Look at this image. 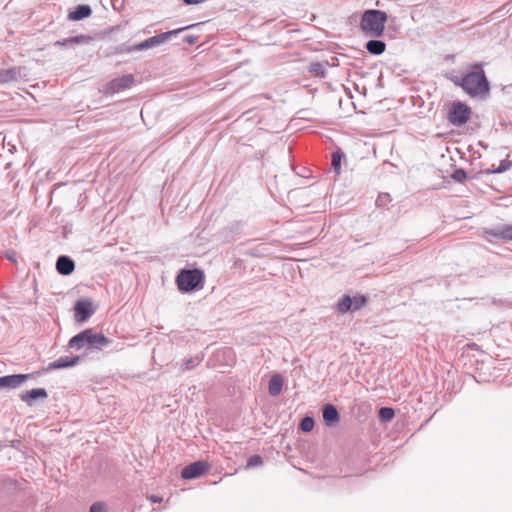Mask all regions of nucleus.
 Listing matches in <instances>:
<instances>
[{
    "label": "nucleus",
    "instance_id": "nucleus-1",
    "mask_svg": "<svg viewBox=\"0 0 512 512\" xmlns=\"http://www.w3.org/2000/svg\"><path fill=\"white\" fill-rule=\"evenodd\" d=\"M474 69V71L467 73L463 77L455 76L451 80L471 97L487 95L490 90V85L485 76L482 65L476 64Z\"/></svg>",
    "mask_w": 512,
    "mask_h": 512
},
{
    "label": "nucleus",
    "instance_id": "nucleus-2",
    "mask_svg": "<svg viewBox=\"0 0 512 512\" xmlns=\"http://www.w3.org/2000/svg\"><path fill=\"white\" fill-rule=\"evenodd\" d=\"M387 18L388 16L384 11L375 9L366 10L362 14L360 28L367 37L379 38L384 33Z\"/></svg>",
    "mask_w": 512,
    "mask_h": 512
},
{
    "label": "nucleus",
    "instance_id": "nucleus-3",
    "mask_svg": "<svg viewBox=\"0 0 512 512\" xmlns=\"http://www.w3.org/2000/svg\"><path fill=\"white\" fill-rule=\"evenodd\" d=\"M109 343L110 340L103 334L95 333L92 329H86L69 340V346L77 350L83 348L102 349Z\"/></svg>",
    "mask_w": 512,
    "mask_h": 512
},
{
    "label": "nucleus",
    "instance_id": "nucleus-4",
    "mask_svg": "<svg viewBox=\"0 0 512 512\" xmlns=\"http://www.w3.org/2000/svg\"><path fill=\"white\" fill-rule=\"evenodd\" d=\"M201 279L202 273L197 269L182 270L176 278V283L180 291L189 292L198 286Z\"/></svg>",
    "mask_w": 512,
    "mask_h": 512
},
{
    "label": "nucleus",
    "instance_id": "nucleus-5",
    "mask_svg": "<svg viewBox=\"0 0 512 512\" xmlns=\"http://www.w3.org/2000/svg\"><path fill=\"white\" fill-rule=\"evenodd\" d=\"M190 27L191 26L182 27L179 29L167 31V32L152 36V37L142 41L139 44L133 45V49L141 51V50H147V49L162 45V44L166 43L167 41H169L172 37L176 36L180 32H182Z\"/></svg>",
    "mask_w": 512,
    "mask_h": 512
},
{
    "label": "nucleus",
    "instance_id": "nucleus-6",
    "mask_svg": "<svg viewBox=\"0 0 512 512\" xmlns=\"http://www.w3.org/2000/svg\"><path fill=\"white\" fill-rule=\"evenodd\" d=\"M471 115V109L460 101L453 102L448 112V120L454 126L464 125Z\"/></svg>",
    "mask_w": 512,
    "mask_h": 512
},
{
    "label": "nucleus",
    "instance_id": "nucleus-7",
    "mask_svg": "<svg viewBox=\"0 0 512 512\" xmlns=\"http://www.w3.org/2000/svg\"><path fill=\"white\" fill-rule=\"evenodd\" d=\"M134 83V77L131 74L123 75L121 77L111 80L105 88V92L109 94L119 93L128 89Z\"/></svg>",
    "mask_w": 512,
    "mask_h": 512
},
{
    "label": "nucleus",
    "instance_id": "nucleus-8",
    "mask_svg": "<svg viewBox=\"0 0 512 512\" xmlns=\"http://www.w3.org/2000/svg\"><path fill=\"white\" fill-rule=\"evenodd\" d=\"M209 469V464L204 461H196L182 469L181 476L183 479H194L202 475Z\"/></svg>",
    "mask_w": 512,
    "mask_h": 512
},
{
    "label": "nucleus",
    "instance_id": "nucleus-9",
    "mask_svg": "<svg viewBox=\"0 0 512 512\" xmlns=\"http://www.w3.org/2000/svg\"><path fill=\"white\" fill-rule=\"evenodd\" d=\"M74 310L75 318L80 322L86 321L93 314L92 303L88 300L77 301Z\"/></svg>",
    "mask_w": 512,
    "mask_h": 512
},
{
    "label": "nucleus",
    "instance_id": "nucleus-10",
    "mask_svg": "<svg viewBox=\"0 0 512 512\" xmlns=\"http://www.w3.org/2000/svg\"><path fill=\"white\" fill-rule=\"evenodd\" d=\"M19 397L28 406H32L38 399L45 400L48 397V394L44 388H35L21 393Z\"/></svg>",
    "mask_w": 512,
    "mask_h": 512
},
{
    "label": "nucleus",
    "instance_id": "nucleus-11",
    "mask_svg": "<svg viewBox=\"0 0 512 512\" xmlns=\"http://www.w3.org/2000/svg\"><path fill=\"white\" fill-rule=\"evenodd\" d=\"M75 269L74 261L65 255L59 256L56 261V270L61 275H70Z\"/></svg>",
    "mask_w": 512,
    "mask_h": 512
},
{
    "label": "nucleus",
    "instance_id": "nucleus-12",
    "mask_svg": "<svg viewBox=\"0 0 512 512\" xmlns=\"http://www.w3.org/2000/svg\"><path fill=\"white\" fill-rule=\"evenodd\" d=\"M79 362L78 356H62L59 357L57 360L49 363L47 369L48 370H57L62 368H68L73 367Z\"/></svg>",
    "mask_w": 512,
    "mask_h": 512
},
{
    "label": "nucleus",
    "instance_id": "nucleus-13",
    "mask_svg": "<svg viewBox=\"0 0 512 512\" xmlns=\"http://www.w3.org/2000/svg\"><path fill=\"white\" fill-rule=\"evenodd\" d=\"M487 235L501 238L504 240H512V224L511 225H502L491 230H487L485 232Z\"/></svg>",
    "mask_w": 512,
    "mask_h": 512
},
{
    "label": "nucleus",
    "instance_id": "nucleus-14",
    "mask_svg": "<svg viewBox=\"0 0 512 512\" xmlns=\"http://www.w3.org/2000/svg\"><path fill=\"white\" fill-rule=\"evenodd\" d=\"M323 419L326 425L331 426L339 421V413L335 406L332 404H326L322 410Z\"/></svg>",
    "mask_w": 512,
    "mask_h": 512
},
{
    "label": "nucleus",
    "instance_id": "nucleus-15",
    "mask_svg": "<svg viewBox=\"0 0 512 512\" xmlns=\"http://www.w3.org/2000/svg\"><path fill=\"white\" fill-rule=\"evenodd\" d=\"M92 10L88 5H78L74 11L70 12L68 18L73 21H79L91 15Z\"/></svg>",
    "mask_w": 512,
    "mask_h": 512
},
{
    "label": "nucleus",
    "instance_id": "nucleus-16",
    "mask_svg": "<svg viewBox=\"0 0 512 512\" xmlns=\"http://www.w3.org/2000/svg\"><path fill=\"white\" fill-rule=\"evenodd\" d=\"M283 387V378L280 374H274L268 384V391L271 396H277L280 394Z\"/></svg>",
    "mask_w": 512,
    "mask_h": 512
},
{
    "label": "nucleus",
    "instance_id": "nucleus-17",
    "mask_svg": "<svg viewBox=\"0 0 512 512\" xmlns=\"http://www.w3.org/2000/svg\"><path fill=\"white\" fill-rule=\"evenodd\" d=\"M367 51L373 55H380L386 49V44L378 39H371L365 45Z\"/></svg>",
    "mask_w": 512,
    "mask_h": 512
},
{
    "label": "nucleus",
    "instance_id": "nucleus-18",
    "mask_svg": "<svg viewBox=\"0 0 512 512\" xmlns=\"http://www.w3.org/2000/svg\"><path fill=\"white\" fill-rule=\"evenodd\" d=\"M20 77V68L13 67L0 71V82L16 81Z\"/></svg>",
    "mask_w": 512,
    "mask_h": 512
},
{
    "label": "nucleus",
    "instance_id": "nucleus-19",
    "mask_svg": "<svg viewBox=\"0 0 512 512\" xmlns=\"http://www.w3.org/2000/svg\"><path fill=\"white\" fill-rule=\"evenodd\" d=\"M29 377L30 375L28 374H14L4 376V379H6V384L8 388H16L19 387Z\"/></svg>",
    "mask_w": 512,
    "mask_h": 512
},
{
    "label": "nucleus",
    "instance_id": "nucleus-20",
    "mask_svg": "<svg viewBox=\"0 0 512 512\" xmlns=\"http://www.w3.org/2000/svg\"><path fill=\"white\" fill-rule=\"evenodd\" d=\"M90 39L91 38L89 36L79 35V36H74V37H70V38H67V39H63V40L57 41L55 43V45H58V46H71V45H75V44L89 42Z\"/></svg>",
    "mask_w": 512,
    "mask_h": 512
},
{
    "label": "nucleus",
    "instance_id": "nucleus-21",
    "mask_svg": "<svg viewBox=\"0 0 512 512\" xmlns=\"http://www.w3.org/2000/svg\"><path fill=\"white\" fill-rule=\"evenodd\" d=\"M326 67V62H312L309 65L308 71L316 77L323 78L325 77Z\"/></svg>",
    "mask_w": 512,
    "mask_h": 512
},
{
    "label": "nucleus",
    "instance_id": "nucleus-22",
    "mask_svg": "<svg viewBox=\"0 0 512 512\" xmlns=\"http://www.w3.org/2000/svg\"><path fill=\"white\" fill-rule=\"evenodd\" d=\"M352 297L348 295H344L337 303L338 312L344 314L351 311L352 307Z\"/></svg>",
    "mask_w": 512,
    "mask_h": 512
},
{
    "label": "nucleus",
    "instance_id": "nucleus-23",
    "mask_svg": "<svg viewBox=\"0 0 512 512\" xmlns=\"http://www.w3.org/2000/svg\"><path fill=\"white\" fill-rule=\"evenodd\" d=\"M342 159H343V153L340 150H337L332 153L331 167L334 170L336 175H339L341 172Z\"/></svg>",
    "mask_w": 512,
    "mask_h": 512
},
{
    "label": "nucleus",
    "instance_id": "nucleus-24",
    "mask_svg": "<svg viewBox=\"0 0 512 512\" xmlns=\"http://www.w3.org/2000/svg\"><path fill=\"white\" fill-rule=\"evenodd\" d=\"M202 360H203V358L201 356H198V355L194 356V357H190L189 359H187L183 363L182 370L186 371V370L193 369L194 367L198 366L201 363Z\"/></svg>",
    "mask_w": 512,
    "mask_h": 512
},
{
    "label": "nucleus",
    "instance_id": "nucleus-25",
    "mask_svg": "<svg viewBox=\"0 0 512 512\" xmlns=\"http://www.w3.org/2000/svg\"><path fill=\"white\" fill-rule=\"evenodd\" d=\"M394 410L390 407H382L379 410V417L384 421H389L394 417Z\"/></svg>",
    "mask_w": 512,
    "mask_h": 512
},
{
    "label": "nucleus",
    "instance_id": "nucleus-26",
    "mask_svg": "<svg viewBox=\"0 0 512 512\" xmlns=\"http://www.w3.org/2000/svg\"><path fill=\"white\" fill-rule=\"evenodd\" d=\"M314 427V420L311 417H304L300 422V429L303 432H310Z\"/></svg>",
    "mask_w": 512,
    "mask_h": 512
},
{
    "label": "nucleus",
    "instance_id": "nucleus-27",
    "mask_svg": "<svg viewBox=\"0 0 512 512\" xmlns=\"http://www.w3.org/2000/svg\"><path fill=\"white\" fill-rule=\"evenodd\" d=\"M262 464H263V459H262L261 456H259V455H252V456H250L248 458L246 467L247 468H254V467L261 466Z\"/></svg>",
    "mask_w": 512,
    "mask_h": 512
},
{
    "label": "nucleus",
    "instance_id": "nucleus-28",
    "mask_svg": "<svg viewBox=\"0 0 512 512\" xmlns=\"http://www.w3.org/2000/svg\"><path fill=\"white\" fill-rule=\"evenodd\" d=\"M391 202V196L388 193H381L376 199V205L378 207H385Z\"/></svg>",
    "mask_w": 512,
    "mask_h": 512
},
{
    "label": "nucleus",
    "instance_id": "nucleus-29",
    "mask_svg": "<svg viewBox=\"0 0 512 512\" xmlns=\"http://www.w3.org/2000/svg\"><path fill=\"white\" fill-rule=\"evenodd\" d=\"M352 299L351 311L359 310L366 302V298L364 296H354Z\"/></svg>",
    "mask_w": 512,
    "mask_h": 512
},
{
    "label": "nucleus",
    "instance_id": "nucleus-30",
    "mask_svg": "<svg viewBox=\"0 0 512 512\" xmlns=\"http://www.w3.org/2000/svg\"><path fill=\"white\" fill-rule=\"evenodd\" d=\"M512 166V163L509 160H502L499 166L493 171L494 173H503L509 170Z\"/></svg>",
    "mask_w": 512,
    "mask_h": 512
},
{
    "label": "nucleus",
    "instance_id": "nucleus-31",
    "mask_svg": "<svg viewBox=\"0 0 512 512\" xmlns=\"http://www.w3.org/2000/svg\"><path fill=\"white\" fill-rule=\"evenodd\" d=\"M90 512H107V506L104 502H95L90 506Z\"/></svg>",
    "mask_w": 512,
    "mask_h": 512
},
{
    "label": "nucleus",
    "instance_id": "nucleus-32",
    "mask_svg": "<svg viewBox=\"0 0 512 512\" xmlns=\"http://www.w3.org/2000/svg\"><path fill=\"white\" fill-rule=\"evenodd\" d=\"M466 172L463 169H457L453 172L452 178L457 182H462L466 179Z\"/></svg>",
    "mask_w": 512,
    "mask_h": 512
},
{
    "label": "nucleus",
    "instance_id": "nucleus-33",
    "mask_svg": "<svg viewBox=\"0 0 512 512\" xmlns=\"http://www.w3.org/2000/svg\"><path fill=\"white\" fill-rule=\"evenodd\" d=\"M132 51H135L133 49V46H127L125 44H122V45L118 46L117 49H116L117 53H129V52H132Z\"/></svg>",
    "mask_w": 512,
    "mask_h": 512
},
{
    "label": "nucleus",
    "instance_id": "nucleus-34",
    "mask_svg": "<svg viewBox=\"0 0 512 512\" xmlns=\"http://www.w3.org/2000/svg\"><path fill=\"white\" fill-rule=\"evenodd\" d=\"M195 37L191 36V35H187L184 37V42L188 43V44H194L195 43Z\"/></svg>",
    "mask_w": 512,
    "mask_h": 512
},
{
    "label": "nucleus",
    "instance_id": "nucleus-35",
    "mask_svg": "<svg viewBox=\"0 0 512 512\" xmlns=\"http://www.w3.org/2000/svg\"><path fill=\"white\" fill-rule=\"evenodd\" d=\"M222 353L224 355H227L231 360L233 359V353H232L231 349H225V350H223Z\"/></svg>",
    "mask_w": 512,
    "mask_h": 512
},
{
    "label": "nucleus",
    "instance_id": "nucleus-36",
    "mask_svg": "<svg viewBox=\"0 0 512 512\" xmlns=\"http://www.w3.org/2000/svg\"><path fill=\"white\" fill-rule=\"evenodd\" d=\"M5 387H7V384H6V379H4V376H3V377H0V389L5 388Z\"/></svg>",
    "mask_w": 512,
    "mask_h": 512
},
{
    "label": "nucleus",
    "instance_id": "nucleus-37",
    "mask_svg": "<svg viewBox=\"0 0 512 512\" xmlns=\"http://www.w3.org/2000/svg\"><path fill=\"white\" fill-rule=\"evenodd\" d=\"M7 258H8L9 260H11V261H14L13 256H11V255H9V254H7Z\"/></svg>",
    "mask_w": 512,
    "mask_h": 512
},
{
    "label": "nucleus",
    "instance_id": "nucleus-38",
    "mask_svg": "<svg viewBox=\"0 0 512 512\" xmlns=\"http://www.w3.org/2000/svg\"><path fill=\"white\" fill-rule=\"evenodd\" d=\"M152 500H153L154 502H158V501H159V499H158L157 497H153V498H152Z\"/></svg>",
    "mask_w": 512,
    "mask_h": 512
}]
</instances>
